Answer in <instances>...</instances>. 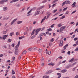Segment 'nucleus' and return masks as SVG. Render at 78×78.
I'll return each mask as SVG.
<instances>
[{
	"label": "nucleus",
	"instance_id": "obj_3",
	"mask_svg": "<svg viewBox=\"0 0 78 78\" xmlns=\"http://www.w3.org/2000/svg\"><path fill=\"white\" fill-rule=\"evenodd\" d=\"M18 19H17V18H16V19H14V20H13L11 23V25H13V24H14V23H15V22H16V20H17Z\"/></svg>",
	"mask_w": 78,
	"mask_h": 78
},
{
	"label": "nucleus",
	"instance_id": "obj_47",
	"mask_svg": "<svg viewBox=\"0 0 78 78\" xmlns=\"http://www.w3.org/2000/svg\"><path fill=\"white\" fill-rule=\"evenodd\" d=\"M55 70H61V69L59 68L56 69Z\"/></svg>",
	"mask_w": 78,
	"mask_h": 78
},
{
	"label": "nucleus",
	"instance_id": "obj_62",
	"mask_svg": "<svg viewBox=\"0 0 78 78\" xmlns=\"http://www.w3.org/2000/svg\"><path fill=\"white\" fill-rule=\"evenodd\" d=\"M73 34V32H72L71 33H70L69 34H70V35H72V34Z\"/></svg>",
	"mask_w": 78,
	"mask_h": 78
},
{
	"label": "nucleus",
	"instance_id": "obj_6",
	"mask_svg": "<svg viewBox=\"0 0 78 78\" xmlns=\"http://www.w3.org/2000/svg\"><path fill=\"white\" fill-rule=\"evenodd\" d=\"M39 12H40V11H38L36 12L34 14V16H36L37 15H38L39 14Z\"/></svg>",
	"mask_w": 78,
	"mask_h": 78
},
{
	"label": "nucleus",
	"instance_id": "obj_64",
	"mask_svg": "<svg viewBox=\"0 0 78 78\" xmlns=\"http://www.w3.org/2000/svg\"><path fill=\"white\" fill-rule=\"evenodd\" d=\"M78 40H77L76 42V45H78Z\"/></svg>",
	"mask_w": 78,
	"mask_h": 78
},
{
	"label": "nucleus",
	"instance_id": "obj_58",
	"mask_svg": "<svg viewBox=\"0 0 78 78\" xmlns=\"http://www.w3.org/2000/svg\"><path fill=\"white\" fill-rule=\"evenodd\" d=\"M20 6V4H18L16 6L17 7H19Z\"/></svg>",
	"mask_w": 78,
	"mask_h": 78
},
{
	"label": "nucleus",
	"instance_id": "obj_16",
	"mask_svg": "<svg viewBox=\"0 0 78 78\" xmlns=\"http://www.w3.org/2000/svg\"><path fill=\"white\" fill-rule=\"evenodd\" d=\"M51 51H47L46 52V54H48V55H50L51 54Z\"/></svg>",
	"mask_w": 78,
	"mask_h": 78
},
{
	"label": "nucleus",
	"instance_id": "obj_17",
	"mask_svg": "<svg viewBox=\"0 0 78 78\" xmlns=\"http://www.w3.org/2000/svg\"><path fill=\"white\" fill-rule=\"evenodd\" d=\"M40 36H46V34L45 33H42L40 34Z\"/></svg>",
	"mask_w": 78,
	"mask_h": 78
},
{
	"label": "nucleus",
	"instance_id": "obj_55",
	"mask_svg": "<svg viewBox=\"0 0 78 78\" xmlns=\"http://www.w3.org/2000/svg\"><path fill=\"white\" fill-rule=\"evenodd\" d=\"M3 54L0 55V58H1V57H3Z\"/></svg>",
	"mask_w": 78,
	"mask_h": 78
},
{
	"label": "nucleus",
	"instance_id": "obj_24",
	"mask_svg": "<svg viewBox=\"0 0 78 78\" xmlns=\"http://www.w3.org/2000/svg\"><path fill=\"white\" fill-rule=\"evenodd\" d=\"M51 14V13H49L48 15L46 18V19H47L48 18V17H50V16Z\"/></svg>",
	"mask_w": 78,
	"mask_h": 78
},
{
	"label": "nucleus",
	"instance_id": "obj_9",
	"mask_svg": "<svg viewBox=\"0 0 78 78\" xmlns=\"http://www.w3.org/2000/svg\"><path fill=\"white\" fill-rule=\"evenodd\" d=\"M8 36V35H4L3 37V40H5V39H6V37Z\"/></svg>",
	"mask_w": 78,
	"mask_h": 78
},
{
	"label": "nucleus",
	"instance_id": "obj_15",
	"mask_svg": "<svg viewBox=\"0 0 78 78\" xmlns=\"http://www.w3.org/2000/svg\"><path fill=\"white\" fill-rule=\"evenodd\" d=\"M67 72V70L66 69H63L61 71V72L62 73H65V72Z\"/></svg>",
	"mask_w": 78,
	"mask_h": 78
},
{
	"label": "nucleus",
	"instance_id": "obj_51",
	"mask_svg": "<svg viewBox=\"0 0 78 78\" xmlns=\"http://www.w3.org/2000/svg\"><path fill=\"white\" fill-rule=\"evenodd\" d=\"M36 9V7H34L32 9V10H35Z\"/></svg>",
	"mask_w": 78,
	"mask_h": 78
},
{
	"label": "nucleus",
	"instance_id": "obj_23",
	"mask_svg": "<svg viewBox=\"0 0 78 78\" xmlns=\"http://www.w3.org/2000/svg\"><path fill=\"white\" fill-rule=\"evenodd\" d=\"M62 26V24H58L57 25V27H61Z\"/></svg>",
	"mask_w": 78,
	"mask_h": 78
},
{
	"label": "nucleus",
	"instance_id": "obj_54",
	"mask_svg": "<svg viewBox=\"0 0 78 78\" xmlns=\"http://www.w3.org/2000/svg\"><path fill=\"white\" fill-rule=\"evenodd\" d=\"M12 59H13V60H14L16 58L14 57H12Z\"/></svg>",
	"mask_w": 78,
	"mask_h": 78
},
{
	"label": "nucleus",
	"instance_id": "obj_20",
	"mask_svg": "<svg viewBox=\"0 0 78 78\" xmlns=\"http://www.w3.org/2000/svg\"><path fill=\"white\" fill-rule=\"evenodd\" d=\"M65 17H66V16H63L60 18V20L63 19H64V18H65Z\"/></svg>",
	"mask_w": 78,
	"mask_h": 78
},
{
	"label": "nucleus",
	"instance_id": "obj_35",
	"mask_svg": "<svg viewBox=\"0 0 78 78\" xmlns=\"http://www.w3.org/2000/svg\"><path fill=\"white\" fill-rule=\"evenodd\" d=\"M58 10V9H56V10H55L53 11V12H56V11H57V10Z\"/></svg>",
	"mask_w": 78,
	"mask_h": 78
},
{
	"label": "nucleus",
	"instance_id": "obj_63",
	"mask_svg": "<svg viewBox=\"0 0 78 78\" xmlns=\"http://www.w3.org/2000/svg\"><path fill=\"white\" fill-rule=\"evenodd\" d=\"M78 78V76L76 75L75 77L74 78Z\"/></svg>",
	"mask_w": 78,
	"mask_h": 78
},
{
	"label": "nucleus",
	"instance_id": "obj_21",
	"mask_svg": "<svg viewBox=\"0 0 78 78\" xmlns=\"http://www.w3.org/2000/svg\"><path fill=\"white\" fill-rule=\"evenodd\" d=\"M34 31H35V30H33L32 31V32L31 34V36H33V34H34Z\"/></svg>",
	"mask_w": 78,
	"mask_h": 78
},
{
	"label": "nucleus",
	"instance_id": "obj_53",
	"mask_svg": "<svg viewBox=\"0 0 78 78\" xmlns=\"http://www.w3.org/2000/svg\"><path fill=\"white\" fill-rule=\"evenodd\" d=\"M56 2V0H55V1H54L52 2V3H55Z\"/></svg>",
	"mask_w": 78,
	"mask_h": 78
},
{
	"label": "nucleus",
	"instance_id": "obj_14",
	"mask_svg": "<svg viewBox=\"0 0 78 78\" xmlns=\"http://www.w3.org/2000/svg\"><path fill=\"white\" fill-rule=\"evenodd\" d=\"M19 0H12L10 2V3H13V2H18Z\"/></svg>",
	"mask_w": 78,
	"mask_h": 78
},
{
	"label": "nucleus",
	"instance_id": "obj_39",
	"mask_svg": "<svg viewBox=\"0 0 78 78\" xmlns=\"http://www.w3.org/2000/svg\"><path fill=\"white\" fill-rule=\"evenodd\" d=\"M38 51L40 53H41V52L42 51V50L41 49H40Z\"/></svg>",
	"mask_w": 78,
	"mask_h": 78
},
{
	"label": "nucleus",
	"instance_id": "obj_43",
	"mask_svg": "<svg viewBox=\"0 0 78 78\" xmlns=\"http://www.w3.org/2000/svg\"><path fill=\"white\" fill-rule=\"evenodd\" d=\"M7 32L6 31H3V34H6V33Z\"/></svg>",
	"mask_w": 78,
	"mask_h": 78
},
{
	"label": "nucleus",
	"instance_id": "obj_8",
	"mask_svg": "<svg viewBox=\"0 0 78 78\" xmlns=\"http://www.w3.org/2000/svg\"><path fill=\"white\" fill-rule=\"evenodd\" d=\"M46 18H47V16H45L43 18V19H42V20L41 21V23H42L43 22H44V21L45 20V19H46Z\"/></svg>",
	"mask_w": 78,
	"mask_h": 78
},
{
	"label": "nucleus",
	"instance_id": "obj_46",
	"mask_svg": "<svg viewBox=\"0 0 78 78\" xmlns=\"http://www.w3.org/2000/svg\"><path fill=\"white\" fill-rule=\"evenodd\" d=\"M55 25V24H53L52 25H51V28H53V27H54V25Z\"/></svg>",
	"mask_w": 78,
	"mask_h": 78
},
{
	"label": "nucleus",
	"instance_id": "obj_48",
	"mask_svg": "<svg viewBox=\"0 0 78 78\" xmlns=\"http://www.w3.org/2000/svg\"><path fill=\"white\" fill-rule=\"evenodd\" d=\"M15 45V44H12L11 45V46H12V47H14Z\"/></svg>",
	"mask_w": 78,
	"mask_h": 78
},
{
	"label": "nucleus",
	"instance_id": "obj_44",
	"mask_svg": "<svg viewBox=\"0 0 78 78\" xmlns=\"http://www.w3.org/2000/svg\"><path fill=\"white\" fill-rule=\"evenodd\" d=\"M19 32H17L16 33V34L17 36H19Z\"/></svg>",
	"mask_w": 78,
	"mask_h": 78
},
{
	"label": "nucleus",
	"instance_id": "obj_11",
	"mask_svg": "<svg viewBox=\"0 0 78 78\" xmlns=\"http://www.w3.org/2000/svg\"><path fill=\"white\" fill-rule=\"evenodd\" d=\"M68 45H69V44H67L63 47V50H64L66 49V48H67V47H68Z\"/></svg>",
	"mask_w": 78,
	"mask_h": 78
},
{
	"label": "nucleus",
	"instance_id": "obj_40",
	"mask_svg": "<svg viewBox=\"0 0 78 78\" xmlns=\"http://www.w3.org/2000/svg\"><path fill=\"white\" fill-rule=\"evenodd\" d=\"M75 35H73L71 37L72 39H73L75 37Z\"/></svg>",
	"mask_w": 78,
	"mask_h": 78
},
{
	"label": "nucleus",
	"instance_id": "obj_57",
	"mask_svg": "<svg viewBox=\"0 0 78 78\" xmlns=\"http://www.w3.org/2000/svg\"><path fill=\"white\" fill-rule=\"evenodd\" d=\"M25 9V8H23L22 9V11H24Z\"/></svg>",
	"mask_w": 78,
	"mask_h": 78
},
{
	"label": "nucleus",
	"instance_id": "obj_52",
	"mask_svg": "<svg viewBox=\"0 0 78 78\" xmlns=\"http://www.w3.org/2000/svg\"><path fill=\"white\" fill-rule=\"evenodd\" d=\"M76 10H75L74 11H73L72 13H71V14H74V13H75V12H76Z\"/></svg>",
	"mask_w": 78,
	"mask_h": 78
},
{
	"label": "nucleus",
	"instance_id": "obj_38",
	"mask_svg": "<svg viewBox=\"0 0 78 78\" xmlns=\"http://www.w3.org/2000/svg\"><path fill=\"white\" fill-rule=\"evenodd\" d=\"M56 3H55L53 5H52V7H53L54 6H56Z\"/></svg>",
	"mask_w": 78,
	"mask_h": 78
},
{
	"label": "nucleus",
	"instance_id": "obj_45",
	"mask_svg": "<svg viewBox=\"0 0 78 78\" xmlns=\"http://www.w3.org/2000/svg\"><path fill=\"white\" fill-rule=\"evenodd\" d=\"M51 66H53L55 65V63H51Z\"/></svg>",
	"mask_w": 78,
	"mask_h": 78
},
{
	"label": "nucleus",
	"instance_id": "obj_36",
	"mask_svg": "<svg viewBox=\"0 0 78 78\" xmlns=\"http://www.w3.org/2000/svg\"><path fill=\"white\" fill-rule=\"evenodd\" d=\"M54 38H52L50 40V42H53L54 41Z\"/></svg>",
	"mask_w": 78,
	"mask_h": 78
},
{
	"label": "nucleus",
	"instance_id": "obj_60",
	"mask_svg": "<svg viewBox=\"0 0 78 78\" xmlns=\"http://www.w3.org/2000/svg\"><path fill=\"white\" fill-rule=\"evenodd\" d=\"M65 53V51H62V53Z\"/></svg>",
	"mask_w": 78,
	"mask_h": 78
},
{
	"label": "nucleus",
	"instance_id": "obj_22",
	"mask_svg": "<svg viewBox=\"0 0 78 78\" xmlns=\"http://www.w3.org/2000/svg\"><path fill=\"white\" fill-rule=\"evenodd\" d=\"M44 8V6L43 5L41 7H40L38 9V10H39L41 9H42V8Z\"/></svg>",
	"mask_w": 78,
	"mask_h": 78
},
{
	"label": "nucleus",
	"instance_id": "obj_19",
	"mask_svg": "<svg viewBox=\"0 0 78 78\" xmlns=\"http://www.w3.org/2000/svg\"><path fill=\"white\" fill-rule=\"evenodd\" d=\"M23 38H25V36H22L21 37H19V39L20 40L22 39H23Z\"/></svg>",
	"mask_w": 78,
	"mask_h": 78
},
{
	"label": "nucleus",
	"instance_id": "obj_29",
	"mask_svg": "<svg viewBox=\"0 0 78 78\" xmlns=\"http://www.w3.org/2000/svg\"><path fill=\"white\" fill-rule=\"evenodd\" d=\"M67 9V7H66L64 8L63 10V11H62L63 12H64V11H66Z\"/></svg>",
	"mask_w": 78,
	"mask_h": 78
},
{
	"label": "nucleus",
	"instance_id": "obj_27",
	"mask_svg": "<svg viewBox=\"0 0 78 78\" xmlns=\"http://www.w3.org/2000/svg\"><path fill=\"white\" fill-rule=\"evenodd\" d=\"M12 75H14L15 74V72L13 70H12Z\"/></svg>",
	"mask_w": 78,
	"mask_h": 78
},
{
	"label": "nucleus",
	"instance_id": "obj_32",
	"mask_svg": "<svg viewBox=\"0 0 78 78\" xmlns=\"http://www.w3.org/2000/svg\"><path fill=\"white\" fill-rule=\"evenodd\" d=\"M3 9L4 11H6L7 10V7H4L3 8Z\"/></svg>",
	"mask_w": 78,
	"mask_h": 78
},
{
	"label": "nucleus",
	"instance_id": "obj_30",
	"mask_svg": "<svg viewBox=\"0 0 78 78\" xmlns=\"http://www.w3.org/2000/svg\"><path fill=\"white\" fill-rule=\"evenodd\" d=\"M32 12V9H31L29 12H27V14H29L30 13H31Z\"/></svg>",
	"mask_w": 78,
	"mask_h": 78
},
{
	"label": "nucleus",
	"instance_id": "obj_7",
	"mask_svg": "<svg viewBox=\"0 0 78 78\" xmlns=\"http://www.w3.org/2000/svg\"><path fill=\"white\" fill-rule=\"evenodd\" d=\"M65 28L66 27L65 26L61 27L60 30V33H61V32H62V31H63V30H64V29H65Z\"/></svg>",
	"mask_w": 78,
	"mask_h": 78
},
{
	"label": "nucleus",
	"instance_id": "obj_31",
	"mask_svg": "<svg viewBox=\"0 0 78 78\" xmlns=\"http://www.w3.org/2000/svg\"><path fill=\"white\" fill-rule=\"evenodd\" d=\"M47 2V0H44L42 2V3H46Z\"/></svg>",
	"mask_w": 78,
	"mask_h": 78
},
{
	"label": "nucleus",
	"instance_id": "obj_33",
	"mask_svg": "<svg viewBox=\"0 0 78 78\" xmlns=\"http://www.w3.org/2000/svg\"><path fill=\"white\" fill-rule=\"evenodd\" d=\"M74 60V58H72L71 59L69 60V62H72V61H73Z\"/></svg>",
	"mask_w": 78,
	"mask_h": 78
},
{
	"label": "nucleus",
	"instance_id": "obj_12",
	"mask_svg": "<svg viewBox=\"0 0 78 78\" xmlns=\"http://www.w3.org/2000/svg\"><path fill=\"white\" fill-rule=\"evenodd\" d=\"M52 72H53V71H52L49 70L48 71V72H47L46 73V75H47L48 74H49V73H51Z\"/></svg>",
	"mask_w": 78,
	"mask_h": 78
},
{
	"label": "nucleus",
	"instance_id": "obj_59",
	"mask_svg": "<svg viewBox=\"0 0 78 78\" xmlns=\"http://www.w3.org/2000/svg\"><path fill=\"white\" fill-rule=\"evenodd\" d=\"M40 40H42V37H40Z\"/></svg>",
	"mask_w": 78,
	"mask_h": 78
},
{
	"label": "nucleus",
	"instance_id": "obj_41",
	"mask_svg": "<svg viewBox=\"0 0 78 78\" xmlns=\"http://www.w3.org/2000/svg\"><path fill=\"white\" fill-rule=\"evenodd\" d=\"M47 31H52V29H51V28H50L48 29L47 30Z\"/></svg>",
	"mask_w": 78,
	"mask_h": 78
},
{
	"label": "nucleus",
	"instance_id": "obj_28",
	"mask_svg": "<svg viewBox=\"0 0 78 78\" xmlns=\"http://www.w3.org/2000/svg\"><path fill=\"white\" fill-rule=\"evenodd\" d=\"M26 53H27V51H24L23 52V55H25V54H26Z\"/></svg>",
	"mask_w": 78,
	"mask_h": 78
},
{
	"label": "nucleus",
	"instance_id": "obj_5",
	"mask_svg": "<svg viewBox=\"0 0 78 78\" xmlns=\"http://www.w3.org/2000/svg\"><path fill=\"white\" fill-rule=\"evenodd\" d=\"M59 46H63V41L62 40H60V44H59Z\"/></svg>",
	"mask_w": 78,
	"mask_h": 78
},
{
	"label": "nucleus",
	"instance_id": "obj_13",
	"mask_svg": "<svg viewBox=\"0 0 78 78\" xmlns=\"http://www.w3.org/2000/svg\"><path fill=\"white\" fill-rule=\"evenodd\" d=\"M20 41L18 42V44L16 46V48H18V47H19V45H20Z\"/></svg>",
	"mask_w": 78,
	"mask_h": 78
},
{
	"label": "nucleus",
	"instance_id": "obj_34",
	"mask_svg": "<svg viewBox=\"0 0 78 78\" xmlns=\"http://www.w3.org/2000/svg\"><path fill=\"white\" fill-rule=\"evenodd\" d=\"M11 41H12V39H9L8 40V41L9 42H11Z\"/></svg>",
	"mask_w": 78,
	"mask_h": 78
},
{
	"label": "nucleus",
	"instance_id": "obj_42",
	"mask_svg": "<svg viewBox=\"0 0 78 78\" xmlns=\"http://www.w3.org/2000/svg\"><path fill=\"white\" fill-rule=\"evenodd\" d=\"M75 4H76V2H74L72 4L71 6H73V5H75Z\"/></svg>",
	"mask_w": 78,
	"mask_h": 78
},
{
	"label": "nucleus",
	"instance_id": "obj_26",
	"mask_svg": "<svg viewBox=\"0 0 78 78\" xmlns=\"http://www.w3.org/2000/svg\"><path fill=\"white\" fill-rule=\"evenodd\" d=\"M22 21H18L17 22V24H20V23H22Z\"/></svg>",
	"mask_w": 78,
	"mask_h": 78
},
{
	"label": "nucleus",
	"instance_id": "obj_4",
	"mask_svg": "<svg viewBox=\"0 0 78 78\" xmlns=\"http://www.w3.org/2000/svg\"><path fill=\"white\" fill-rule=\"evenodd\" d=\"M19 53V50L18 49L16 48L15 49V54L16 55H17Z\"/></svg>",
	"mask_w": 78,
	"mask_h": 78
},
{
	"label": "nucleus",
	"instance_id": "obj_1",
	"mask_svg": "<svg viewBox=\"0 0 78 78\" xmlns=\"http://www.w3.org/2000/svg\"><path fill=\"white\" fill-rule=\"evenodd\" d=\"M71 3L70 2V1H66L62 3V6H63L65 4H70Z\"/></svg>",
	"mask_w": 78,
	"mask_h": 78
},
{
	"label": "nucleus",
	"instance_id": "obj_37",
	"mask_svg": "<svg viewBox=\"0 0 78 78\" xmlns=\"http://www.w3.org/2000/svg\"><path fill=\"white\" fill-rule=\"evenodd\" d=\"M36 37V35H34L33 36H32L31 38V39H33V38H34V37Z\"/></svg>",
	"mask_w": 78,
	"mask_h": 78
},
{
	"label": "nucleus",
	"instance_id": "obj_10",
	"mask_svg": "<svg viewBox=\"0 0 78 78\" xmlns=\"http://www.w3.org/2000/svg\"><path fill=\"white\" fill-rule=\"evenodd\" d=\"M7 1H8L7 0H3V1L0 2V4H3L4 2H6Z\"/></svg>",
	"mask_w": 78,
	"mask_h": 78
},
{
	"label": "nucleus",
	"instance_id": "obj_61",
	"mask_svg": "<svg viewBox=\"0 0 78 78\" xmlns=\"http://www.w3.org/2000/svg\"><path fill=\"white\" fill-rule=\"evenodd\" d=\"M58 58H59V59H62V57L61 56H60V57H58Z\"/></svg>",
	"mask_w": 78,
	"mask_h": 78
},
{
	"label": "nucleus",
	"instance_id": "obj_2",
	"mask_svg": "<svg viewBox=\"0 0 78 78\" xmlns=\"http://www.w3.org/2000/svg\"><path fill=\"white\" fill-rule=\"evenodd\" d=\"M41 30H42V29L40 28L36 30V34H35L36 36V35H37V34H38V33H39V32Z\"/></svg>",
	"mask_w": 78,
	"mask_h": 78
},
{
	"label": "nucleus",
	"instance_id": "obj_50",
	"mask_svg": "<svg viewBox=\"0 0 78 78\" xmlns=\"http://www.w3.org/2000/svg\"><path fill=\"white\" fill-rule=\"evenodd\" d=\"M67 54L70 55V51H68L67 52Z\"/></svg>",
	"mask_w": 78,
	"mask_h": 78
},
{
	"label": "nucleus",
	"instance_id": "obj_49",
	"mask_svg": "<svg viewBox=\"0 0 78 78\" xmlns=\"http://www.w3.org/2000/svg\"><path fill=\"white\" fill-rule=\"evenodd\" d=\"M74 40L75 41H77L78 40V38H75L74 39Z\"/></svg>",
	"mask_w": 78,
	"mask_h": 78
},
{
	"label": "nucleus",
	"instance_id": "obj_18",
	"mask_svg": "<svg viewBox=\"0 0 78 78\" xmlns=\"http://www.w3.org/2000/svg\"><path fill=\"white\" fill-rule=\"evenodd\" d=\"M57 75H58V78H60V77L61 76V74L60 73H57Z\"/></svg>",
	"mask_w": 78,
	"mask_h": 78
},
{
	"label": "nucleus",
	"instance_id": "obj_25",
	"mask_svg": "<svg viewBox=\"0 0 78 78\" xmlns=\"http://www.w3.org/2000/svg\"><path fill=\"white\" fill-rule=\"evenodd\" d=\"M13 34H14V32H12L10 34V35L11 36H12V35H13Z\"/></svg>",
	"mask_w": 78,
	"mask_h": 78
},
{
	"label": "nucleus",
	"instance_id": "obj_56",
	"mask_svg": "<svg viewBox=\"0 0 78 78\" xmlns=\"http://www.w3.org/2000/svg\"><path fill=\"white\" fill-rule=\"evenodd\" d=\"M75 51H78V48H76V49L75 50Z\"/></svg>",
	"mask_w": 78,
	"mask_h": 78
}]
</instances>
